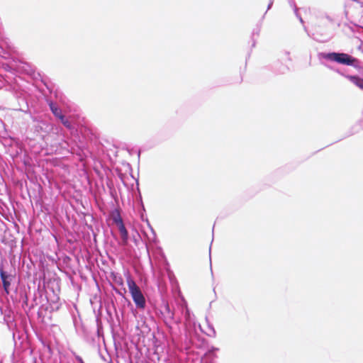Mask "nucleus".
Listing matches in <instances>:
<instances>
[{
	"label": "nucleus",
	"instance_id": "nucleus-4",
	"mask_svg": "<svg viewBox=\"0 0 363 363\" xmlns=\"http://www.w3.org/2000/svg\"><path fill=\"white\" fill-rule=\"evenodd\" d=\"M179 310L180 311L181 313L184 314V327L186 332H189L190 330V328L191 327V325H194V315L191 314L187 308V306L184 303L181 304L178 307Z\"/></svg>",
	"mask_w": 363,
	"mask_h": 363
},
{
	"label": "nucleus",
	"instance_id": "nucleus-2",
	"mask_svg": "<svg viewBox=\"0 0 363 363\" xmlns=\"http://www.w3.org/2000/svg\"><path fill=\"white\" fill-rule=\"evenodd\" d=\"M320 57L328 61L335 62L341 65H353L356 60L346 53L321 52Z\"/></svg>",
	"mask_w": 363,
	"mask_h": 363
},
{
	"label": "nucleus",
	"instance_id": "nucleus-7",
	"mask_svg": "<svg viewBox=\"0 0 363 363\" xmlns=\"http://www.w3.org/2000/svg\"><path fill=\"white\" fill-rule=\"evenodd\" d=\"M49 106L52 113L57 118L62 117L63 115L62 113L61 109L54 103H49Z\"/></svg>",
	"mask_w": 363,
	"mask_h": 363
},
{
	"label": "nucleus",
	"instance_id": "nucleus-13",
	"mask_svg": "<svg viewBox=\"0 0 363 363\" xmlns=\"http://www.w3.org/2000/svg\"><path fill=\"white\" fill-rule=\"evenodd\" d=\"M327 18H328L330 21H332V19H331L330 17H327Z\"/></svg>",
	"mask_w": 363,
	"mask_h": 363
},
{
	"label": "nucleus",
	"instance_id": "nucleus-5",
	"mask_svg": "<svg viewBox=\"0 0 363 363\" xmlns=\"http://www.w3.org/2000/svg\"><path fill=\"white\" fill-rule=\"evenodd\" d=\"M114 220L118 227V230H119V232L121 234V244L122 245H125L128 243V231L123 223V220H121V218L120 217L118 218H115Z\"/></svg>",
	"mask_w": 363,
	"mask_h": 363
},
{
	"label": "nucleus",
	"instance_id": "nucleus-14",
	"mask_svg": "<svg viewBox=\"0 0 363 363\" xmlns=\"http://www.w3.org/2000/svg\"><path fill=\"white\" fill-rule=\"evenodd\" d=\"M79 360H80V362H81L82 363H84V362H82V359H79Z\"/></svg>",
	"mask_w": 363,
	"mask_h": 363
},
{
	"label": "nucleus",
	"instance_id": "nucleus-9",
	"mask_svg": "<svg viewBox=\"0 0 363 363\" xmlns=\"http://www.w3.org/2000/svg\"><path fill=\"white\" fill-rule=\"evenodd\" d=\"M289 4H290L291 6V7H293L294 11V13H295L296 16L299 19L300 22H301L302 24H303V23H304V22H303V18H301V16H300V14H299V13H298V8L296 7V4H295L294 1V0H291V1H289Z\"/></svg>",
	"mask_w": 363,
	"mask_h": 363
},
{
	"label": "nucleus",
	"instance_id": "nucleus-3",
	"mask_svg": "<svg viewBox=\"0 0 363 363\" xmlns=\"http://www.w3.org/2000/svg\"><path fill=\"white\" fill-rule=\"evenodd\" d=\"M162 318L171 334L174 333L173 323L179 325L182 322L181 318L177 315L176 312L170 308L168 303H165L164 306V309L162 312Z\"/></svg>",
	"mask_w": 363,
	"mask_h": 363
},
{
	"label": "nucleus",
	"instance_id": "nucleus-8",
	"mask_svg": "<svg viewBox=\"0 0 363 363\" xmlns=\"http://www.w3.org/2000/svg\"><path fill=\"white\" fill-rule=\"evenodd\" d=\"M351 82L354 83L357 86L359 87L360 89H363V79L355 77V76H350L348 77Z\"/></svg>",
	"mask_w": 363,
	"mask_h": 363
},
{
	"label": "nucleus",
	"instance_id": "nucleus-1",
	"mask_svg": "<svg viewBox=\"0 0 363 363\" xmlns=\"http://www.w3.org/2000/svg\"><path fill=\"white\" fill-rule=\"evenodd\" d=\"M126 281L129 292L136 307L139 309H144L146 306V301L140 289L130 276L127 277Z\"/></svg>",
	"mask_w": 363,
	"mask_h": 363
},
{
	"label": "nucleus",
	"instance_id": "nucleus-12",
	"mask_svg": "<svg viewBox=\"0 0 363 363\" xmlns=\"http://www.w3.org/2000/svg\"><path fill=\"white\" fill-rule=\"evenodd\" d=\"M218 350L217 348L213 347L211 351H214V350Z\"/></svg>",
	"mask_w": 363,
	"mask_h": 363
},
{
	"label": "nucleus",
	"instance_id": "nucleus-10",
	"mask_svg": "<svg viewBox=\"0 0 363 363\" xmlns=\"http://www.w3.org/2000/svg\"><path fill=\"white\" fill-rule=\"evenodd\" d=\"M61 122L62 123V124L68 128H71V123L69 121L68 119L65 118V117L64 116H62V117L60 118Z\"/></svg>",
	"mask_w": 363,
	"mask_h": 363
},
{
	"label": "nucleus",
	"instance_id": "nucleus-11",
	"mask_svg": "<svg viewBox=\"0 0 363 363\" xmlns=\"http://www.w3.org/2000/svg\"><path fill=\"white\" fill-rule=\"evenodd\" d=\"M272 4H273V1H270L269 4L268 5V8H267L268 10L271 8V6H272Z\"/></svg>",
	"mask_w": 363,
	"mask_h": 363
},
{
	"label": "nucleus",
	"instance_id": "nucleus-6",
	"mask_svg": "<svg viewBox=\"0 0 363 363\" xmlns=\"http://www.w3.org/2000/svg\"><path fill=\"white\" fill-rule=\"evenodd\" d=\"M0 277L2 281L4 289L6 294H9V287L11 286V281L12 280V276L8 274L3 269H0Z\"/></svg>",
	"mask_w": 363,
	"mask_h": 363
}]
</instances>
